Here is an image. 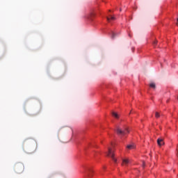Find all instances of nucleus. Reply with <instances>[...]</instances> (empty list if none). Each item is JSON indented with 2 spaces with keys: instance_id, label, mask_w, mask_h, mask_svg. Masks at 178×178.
Returning a JSON list of instances; mask_svg holds the SVG:
<instances>
[{
  "instance_id": "1",
  "label": "nucleus",
  "mask_w": 178,
  "mask_h": 178,
  "mask_svg": "<svg viewBox=\"0 0 178 178\" xmlns=\"http://www.w3.org/2000/svg\"><path fill=\"white\" fill-rule=\"evenodd\" d=\"M115 131L117 133L118 136L120 137V138L126 137L127 134L129 133L128 128H122L120 127H116Z\"/></svg>"
},
{
  "instance_id": "2",
  "label": "nucleus",
  "mask_w": 178,
  "mask_h": 178,
  "mask_svg": "<svg viewBox=\"0 0 178 178\" xmlns=\"http://www.w3.org/2000/svg\"><path fill=\"white\" fill-rule=\"evenodd\" d=\"M14 170L15 173H18V175L23 173V172H24V165H23L22 163H17L14 165Z\"/></svg>"
},
{
  "instance_id": "3",
  "label": "nucleus",
  "mask_w": 178,
  "mask_h": 178,
  "mask_svg": "<svg viewBox=\"0 0 178 178\" xmlns=\"http://www.w3.org/2000/svg\"><path fill=\"white\" fill-rule=\"evenodd\" d=\"M107 156H110V158L112 159V160L116 163L118 162V159L115 158V151L112 150V148L108 147V152L106 153Z\"/></svg>"
},
{
  "instance_id": "4",
  "label": "nucleus",
  "mask_w": 178,
  "mask_h": 178,
  "mask_svg": "<svg viewBox=\"0 0 178 178\" xmlns=\"http://www.w3.org/2000/svg\"><path fill=\"white\" fill-rule=\"evenodd\" d=\"M157 144L159 147H162V145H165V142L163 141V138H159L157 139Z\"/></svg>"
},
{
  "instance_id": "5",
  "label": "nucleus",
  "mask_w": 178,
  "mask_h": 178,
  "mask_svg": "<svg viewBox=\"0 0 178 178\" xmlns=\"http://www.w3.org/2000/svg\"><path fill=\"white\" fill-rule=\"evenodd\" d=\"M85 175H86L87 177H91V176H92V170L90 168H88L85 171Z\"/></svg>"
},
{
  "instance_id": "6",
  "label": "nucleus",
  "mask_w": 178,
  "mask_h": 178,
  "mask_svg": "<svg viewBox=\"0 0 178 178\" xmlns=\"http://www.w3.org/2000/svg\"><path fill=\"white\" fill-rule=\"evenodd\" d=\"M130 161L127 159H122V165H129Z\"/></svg>"
},
{
  "instance_id": "7",
  "label": "nucleus",
  "mask_w": 178,
  "mask_h": 178,
  "mask_svg": "<svg viewBox=\"0 0 178 178\" xmlns=\"http://www.w3.org/2000/svg\"><path fill=\"white\" fill-rule=\"evenodd\" d=\"M111 20H116V17L114 16H110V17H107V21L111 23Z\"/></svg>"
},
{
  "instance_id": "8",
  "label": "nucleus",
  "mask_w": 178,
  "mask_h": 178,
  "mask_svg": "<svg viewBox=\"0 0 178 178\" xmlns=\"http://www.w3.org/2000/svg\"><path fill=\"white\" fill-rule=\"evenodd\" d=\"M149 87L150 88H154V90H155V88H156V85H155V83H149Z\"/></svg>"
},
{
  "instance_id": "9",
  "label": "nucleus",
  "mask_w": 178,
  "mask_h": 178,
  "mask_svg": "<svg viewBox=\"0 0 178 178\" xmlns=\"http://www.w3.org/2000/svg\"><path fill=\"white\" fill-rule=\"evenodd\" d=\"M127 148L128 149H134V145H128L127 146Z\"/></svg>"
},
{
  "instance_id": "10",
  "label": "nucleus",
  "mask_w": 178,
  "mask_h": 178,
  "mask_svg": "<svg viewBox=\"0 0 178 178\" xmlns=\"http://www.w3.org/2000/svg\"><path fill=\"white\" fill-rule=\"evenodd\" d=\"M112 115L114 116V118H115V119H119V115H118V113L113 112Z\"/></svg>"
},
{
  "instance_id": "11",
  "label": "nucleus",
  "mask_w": 178,
  "mask_h": 178,
  "mask_svg": "<svg viewBox=\"0 0 178 178\" xmlns=\"http://www.w3.org/2000/svg\"><path fill=\"white\" fill-rule=\"evenodd\" d=\"M155 118H156L157 119L161 118V114H159V113L156 112L155 113Z\"/></svg>"
},
{
  "instance_id": "12",
  "label": "nucleus",
  "mask_w": 178,
  "mask_h": 178,
  "mask_svg": "<svg viewBox=\"0 0 178 178\" xmlns=\"http://www.w3.org/2000/svg\"><path fill=\"white\" fill-rule=\"evenodd\" d=\"M116 35V33L114 32H112L111 38H115V36Z\"/></svg>"
},
{
  "instance_id": "13",
  "label": "nucleus",
  "mask_w": 178,
  "mask_h": 178,
  "mask_svg": "<svg viewBox=\"0 0 178 178\" xmlns=\"http://www.w3.org/2000/svg\"><path fill=\"white\" fill-rule=\"evenodd\" d=\"M157 43H158V40H155V41L153 42L154 45H156Z\"/></svg>"
},
{
  "instance_id": "14",
  "label": "nucleus",
  "mask_w": 178,
  "mask_h": 178,
  "mask_svg": "<svg viewBox=\"0 0 178 178\" xmlns=\"http://www.w3.org/2000/svg\"><path fill=\"white\" fill-rule=\"evenodd\" d=\"M35 151V148L31 150V152H30L29 153H30V154H32V152H34Z\"/></svg>"
},
{
  "instance_id": "15",
  "label": "nucleus",
  "mask_w": 178,
  "mask_h": 178,
  "mask_svg": "<svg viewBox=\"0 0 178 178\" xmlns=\"http://www.w3.org/2000/svg\"><path fill=\"white\" fill-rule=\"evenodd\" d=\"M177 26H178V17H177Z\"/></svg>"
},
{
  "instance_id": "16",
  "label": "nucleus",
  "mask_w": 178,
  "mask_h": 178,
  "mask_svg": "<svg viewBox=\"0 0 178 178\" xmlns=\"http://www.w3.org/2000/svg\"><path fill=\"white\" fill-rule=\"evenodd\" d=\"M47 178H52V176H49V177H47Z\"/></svg>"
},
{
  "instance_id": "17",
  "label": "nucleus",
  "mask_w": 178,
  "mask_h": 178,
  "mask_svg": "<svg viewBox=\"0 0 178 178\" xmlns=\"http://www.w3.org/2000/svg\"><path fill=\"white\" fill-rule=\"evenodd\" d=\"M143 166H145V163H143Z\"/></svg>"
},
{
  "instance_id": "18",
  "label": "nucleus",
  "mask_w": 178,
  "mask_h": 178,
  "mask_svg": "<svg viewBox=\"0 0 178 178\" xmlns=\"http://www.w3.org/2000/svg\"><path fill=\"white\" fill-rule=\"evenodd\" d=\"M120 11L122 12V8L120 9Z\"/></svg>"
}]
</instances>
